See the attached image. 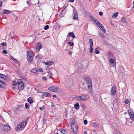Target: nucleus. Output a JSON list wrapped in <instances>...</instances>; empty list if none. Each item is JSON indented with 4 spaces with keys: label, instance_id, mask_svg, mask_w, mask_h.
<instances>
[{
    "label": "nucleus",
    "instance_id": "nucleus-37",
    "mask_svg": "<svg viewBox=\"0 0 134 134\" xmlns=\"http://www.w3.org/2000/svg\"><path fill=\"white\" fill-rule=\"evenodd\" d=\"M5 75L4 74H0V77L2 79H4V77H5Z\"/></svg>",
    "mask_w": 134,
    "mask_h": 134
},
{
    "label": "nucleus",
    "instance_id": "nucleus-42",
    "mask_svg": "<svg viewBox=\"0 0 134 134\" xmlns=\"http://www.w3.org/2000/svg\"><path fill=\"white\" fill-rule=\"evenodd\" d=\"M12 85L13 86H16L17 84V83L15 81H13L12 82Z\"/></svg>",
    "mask_w": 134,
    "mask_h": 134
},
{
    "label": "nucleus",
    "instance_id": "nucleus-56",
    "mask_svg": "<svg viewBox=\"0 0 134 134\" xmlns=\"http://www.w3.org/2000/svg\"><path fill=\"white\" fill-rule=\"evenodd\" d=\"M44 108V106H43L42 107H40L39 108V109L40 110H42Z\"/></svg>",
    "mask_w": 134,
    "mask_h": 134
},
{
    "label": "nucleus",
    "instance_id": "nucleus-15",
    "mask_svg": "<svg viewBox=\"0 0 134 134\" xmlns=\"http://www.w3.org/2000/svg\"><path fill=\"white\" fill-rule=\"evenodd\" d=\"M68 35L69 37H71L73 38H75L74 33L72 32L69 33Z\"/></svg>",
    "mask_w": 134,
    "mask_h": 134
},
{
    "label": "nucleus",
    "instance_id": "nucleus-36",
    "mask_svg": "<svg viewBox=\"0 0 134 134\" xmlns=\"http://www.w3.org/2000/svg\"><path fill=\"white\" fill-rule=\"evenodd\" d=\"M49 26L48 25H46L44 27V29L45 30H47L49 29Z\"/></svg>",
    "mask_w": 134,
    "mask_h": 134
},
{
    "label": "nucleus",
    "instance_id": "nucleus-21",
    "mask_svg": "<svg viewBox=\"0 0 134 134\" xmlns=\"http://www.w3.org/2000/svg\"><path fill=\"white\" fill-rule=\"evenodd\" d=\"M119 13L118 12H116L114 13L112 16V18H116L118 16Z\"/></svg>",
    "mask_w": 134,
    "mask_h": 134
},
{
    "label": "nucleus",
    "instance_id": "nucleus-3",
    "mask_svg": "<svg viewBox=\"0 0 134 134\" xmlns=\"http://www.w3.org/2000/svg\"><path fill=\"white\" fill-rule=\"evenodd\" d=\"M89 98V96L85 94L81 96L74 97V98L77 100L80 101H84L88 99Z\"/></svg>",
    "mask_w": 134,
    "mask_h": 134
},
{
    "label": "nucleus",
    "instance_id": "nucleus-27",
    "mask_svg": "<svg viewBox=\"0 0 134 134\" xmlns=\"http://www.w3.org/2000/svg\"><path fill=\"white\" fill-rule=\"evenodd\" d=\"M32 53L31 51H28L27 52V56H32V55H31L32 54Z\"/></svg>",
    "mask_w": 134,
    "mask_h": 134
},
{
    "label": "nucleus",
    "instance_id": "nucleus-44",
    "mask_svg": "<svg viewBox=\"0 0 134 134\" xmlns=\"http://www.w3.org/2000/svg\"><path fill=\"white\" fill-rule=\"evenodd\" d=\"M96 25L98 26H99L100 25H101V24L100 23L98 20H97Z\"/></svg>",
    "mask_w": 134,
    "mask_h": 134
},
{
    "label": "nucleus",
    "instance_id": "nucleus-35",
    "mask_svg": "<svg viewBox=\"0 0 134 134\" xmlns=\"http://www.w3.org/2000/svg\"><path fill=\"white\" fill-rule=\"evenodd\" d=\"M131 118L132 120H134V114L131 115H130Z\"/></svg>",
    "mask_w": 134,
    "mask_h": 134
},
{
    "label": "nucleus",
    "instance_id": "nucleus-7",
    "mask_svg": "<svg viewBox=\"0 0 134 134\" xmlns=\"http://www.w3.org/2000/svg\"><path fill=\"white\" fill-rule=\"evenodd\" d=\"M111 94L115 95L116 94V90L115 88L113 86L111 90Z\"/></svg>",
    "mask_w": 134,
    "mask_h": 134
},
{
    "label": "nucleus",
    "instance_id": "nucleus-41",
    "mask_svg": "<svg viewBox=\"0 0 134 134\" xmlns=\"http://www.w3.org/2000/svg\"><path fill=\"white\" fill-rule=\"evenodd\" d=\"M3 53L5 54H7V51L5 49H4L2 51Z\"/></svg>",
    "mask_w": 134,
    "mask_h": 134
},
{
    "label": "nucleus",
    "instance_id": "nucleus-51",
    "mask_svg": "<svg viewBox=\"0 0 134 134\" xmlns=\"http://www.w3.org/2000/svg\"><path fill=\"white\" fill-rule=\"evenodd\" d=\"M90 18L92 20H93V19H94L95 18L93 16H90Z\"/></svg>",
    "mask_w": 134,
    "mask_h": 134
},
{
    "label": "nucleus",
    "instance_id": "nucleus-25",
    "mask_svg": "<svg viewBox=\"0 0 134 134\" xmlns=\"http://www.w3.org/2000/svg\"><path fill=\"white\" fill-rule=\"evenodd\" d=\"M128 112L130 115L134 114L133 111L131 110H128Z\"/></svg>",
    "mask_w": 134,
    "mask_h": 134
},
{
    "label": "nucleus",
    "instance_id": "nucleus-61",
    "mask_svg": "<svg viewBox=\"0 0 134 134\" xmlns=\"http://www.w3.org/2000/svg\"><path fill=\"white\" fill-rule=\"evenodd\" d=\"M74 1V0H69V1L71 2H73Z\"/></svg>",
    "mask_w": 134,
    "mask_h": 134
},
{
    "label": "nucleus",
    "instance_id": "nucleus-53",
    "mask_svg": "<svg viewBox=\"0 0 134 134\" xmlns=\"http://www.w3.org/2000/svg\"><path fill=\"white\" fill-rule=\"evenodd\" d=\"M0 87L1 88H4V86L0 83Z\"/></svg>",
    "mask_w": 134,
    "mask_h": 134
},
{
    "label": "nucleus",
    "instance_id": "nucleus-62",
    "mask_svg": "<svg viewBox=\"0 0 134 134\" xmlns=\"http://www.w3.org/2000/svg\"><path fill=\"white\" fill-rule=\"evenodd\" d=\"M40 1H38L37 3H35V5H36L37 4H40Z\"/></svg>",
    "mask_w": 134,
    "mask_h": 134
},
{
    "label": "nucleus",
    "instance_id": "nucleus-60",
    "mask_svg": "<svg viewBox=\"0 0 134 134\" xmlns=\"http://www.w3.org/2000/svg\"><path fill=\"white\" fill-rule=\"evenodd\" d=\"M65 8H66L65 6H64L63 7V9H62V11H63L64 10V9Z\"/></svg>",
    "mask_w": 134,
    "mask_h": 134
},
{
    "label": "nucleus",
    "instance_id": "nucleus-16",
    "mask_svg": "<svg viewBox=\"0 0 134 134\" xmlns=\"http://www.w3.org/2000/svg\"><path fill=\"white\" fill-rule=\"evenodd\" d=\"M121 21L122 22V23H123L124 24L127 23L126 18L124 17L122 18L121 19Z\"/></svg>",
    "mask_w": 134,
    "mask_h": 134
},
{
    "label": "nucleus",
    "instance_id": "nucleus-38",
    "mask_svg": "<svg viewBox=\"0 0 134 134\" xmlns=\"http://www.w3.org/2000/svg\"><path fill=\"white\" fill-rule=\"evenodd\" d=\"M129 101L128 99H125V103L126 104H127L129 103Z\"/></svg>",
    "mask_w": 134,
    "mask_h": 134
},
{
    "label": "nucleus",
    "instance_id": "nucleus-46",
    "mask_svg": "<svg viewBox=\"0 0 134 134\" xmlns=\"http://www.w3.org/2000/svg\"><path fill=\"white\" fill-rule=\"evenodd\" d=\"M47 72L48 74H50V76L52 75V72L51 71V69H50V70L49 71H47Z\"/></svg>",
    "mask_w": 134,
    "mask_h": 134
},
{
    "label": "nucleus",
    "instance_id": "nucleus-17",
    "mask_svg": "<svg viewBox=\"0 0 134 134\" xmlns=\"http://www.w3.org/2000/svg\"><path fill=\"white\" fill-rule=\"evenodd\" d=\"M10 12L6 9H4L2 12V13L3 14H9L10 13Z\"/></svg>",
    "mask_w": 134,
    "mask_h": 134
},
{
    "label": "nucleus",
    "instance_id": "nucleus-9",
    "mask_svg": "<svg viewBox=\"0 0 134 134\" xmlns=\"http://www.w3.org/2000/svg\"><path fill=\"white\" fill-rule=\"evenodd\" d=\"M99 26L100 29L104 33H105L106 32V30L102 24L101 25H100L99 26Z\"/></svg>",
    "mask_w": 134,
    "mask_h": 134
},
{
    "label": "nucleus",
    "instance_id": "nucleus-31",
    "mask_svg": "<svg viewBox=\"0 0 134 134\" xmlns=\"http://www.w3.org/2000/svg\"><path fill=\"white\" fill-rule=\"evenodd\" d=\"M51 71L52 73H55L56 72V71L53 68H51Z\"/></svg>",
    "mask_w": 134,
    "mask_h": 134
},
{
    "label": "nucleus",
    "instance_id": "nucleus-63",
    "mask_svg": "<svg viewBox=\"0 0 134 134\" xmlns=\"http://www.w3.org/2000/svg\"><path fill=\"white\" fill-rule=\"evenodd\" d=\"M39 72V69H37V70L36 69V73H37V72Z\"/></svg>",
    "mask_w": 134,
    "mask_h": 134
},
{
    "label": "nucleus",
    "instance_id": "nucleus-12",
    "mask_svg": "<svg viewBox=\"0 0 134 134\" xmlns=\"http://www.w3.org/2000/svg\"><path fill=\"white\" fill-rule=\"evenodd\" d=\"M42 46L41 43H38L36 46V49L38 50L39 51L40 49L41 48Z\"/></svg>",
    "mask_w": 134,
    "mask_h": 134
},
{
    "label": "nucleus",
    "instance_id": "nucleus-2",
    "mask_svg": "<svg viewBox=\"0 0 134 134\" xmlns=\"http://www.w3.org/2000/svg\"><path fill=\"white\" fill-rule=\"evenodd\" d=\"M84 80L85 82L88 86V89L89 90L91 91H92V83L90 77L88 76H86L84 77Z\"/></svg>",
    "mask_w": 134,
    "mask_h": 134
},
{
    "label": "nucleus",
    "instance_id": "nucleus-20",
    "mask_svg": "<svg viewBox=\"0 0 134 134\" xmlns=\"http://www.w3.org/2000/svg\"><path fill=\"white\" fill-rule=\"evenodd\" d=\"M99 124L98 123L94 122L92 123V126L94 127H99Z\"/></svg>",
    "mask_w": 134,
    "mask_h": 134
},
{
    "label": "nucleus",
    "instance_id": "nucleus-18",
    "mask_svg": "<svg viewBox=\"0 0 134 134\" xmlns=\"http://www.w3.org/2000/svg\"><path fill=\"white\" fill-rule=\"evenodd\" d=\"M27 100L30 104L32 103L34 101L33 100L31 97L28 98Z\"/></svg>",
    "mask_w": 134,
    "mask_h": 134
},
{
    "label": "nucleus",
    "instance_id": "nucleus-26",
    "mask_svg": "<svg viewBox=\"0 0 134 134\" xmlns=\"http://www.w3.org/2000/svg\"><path fill=\"white\" fill-rule=\"evenodd\" d=\"M10 57H11V58L14 61L15 63H17L18 60H17L15 59L13 56H10Z\"/></svg>",
    "mask_w": 134,
    "mask_h": 134
},
{
    "label": "nucleus",
    "instance_id": "nucleus-47",
    "mask_svg": "<svg viewBox=\"0 0 134 134\" xmlns=\"http://www.w3.org/2000/svg\"><path fill=\"white\" fill-rule=\"evenodd\" d=\"M0 82L2 84L4 85L5 86V84H6L4 82L1 81L0 80Z\"/></svg>",
    "mask_w": 134,
    "mask_h": 134
},
{
    "label": "nucleus",
    "instance_id": "nucleus-55",
    "mask_svg": "<svg viewBox=\"0 0 134 134\" xmlns=\"http://www.w3.org/2000/svg\"><path fill=\"white\" fill-rule=\"evenodd\" d=\"M51 106L52 107H54L55 106L54 104V103L53 102H51Z\"/></svg>",
    "mask_w": 134,
    "mask_h": 134
},
{
    "label": "nucleus",
    "instance_id": "nucleus-28",
    "mask_svg": "<svg viewBox=\"0 0 134 134\" xmlns=\"http://www.w3.org/2000/svg\"><path fill=\"white\" fill-rule=\"evenodd\" d=\"M92 46H90V53H92L93 51V48L92 47Z\"/></svg>",
    "mask_w": 134,
    "mask_h": 134
},
{
    "label": "nucleus",
    "instance_id": "nucleus-13",
    "mask_svg": "<svg viewBox=\"0 0 134 134\" xmlns=\"http://www.w3.org/2000/svg\"><path fill=\"white\" fill-rule=\"evenodd\" d=\"M33 59L32 56H27V59L29 62H32L33 60Z\"/></svg>",
    "mask_w": 134,
    "mask_h": 134
},
{
    "label": "nucleus",
    "instance_id": "nucleus-49",
    "mask_svg": "<svg viewBox=\"0 0 134 134\" xmlns=\"http://www.w3.org/2000/svg\"><path fill=\"white\" fill-rule=\"evenodd\" d=\"M1 45H2L3 46H5L6 45V43L5 42H3L1 44Z\"/></svg>",
    "mask_w": 134,
    "mask_h": 134
},
{
    "label": "nucleus",
    "instance_id": "nucleus-50",
    "mask_svg": "<svg viewBox=\"0 0 134 134\" xmlns=\"http://www.w3.org/2000/svg\"><path fill=\"white\" fill-rule=\"evenodd\" d=\"M4 76L5 77H4V79L5 80H8V77L7 76H5V75Z\"/></svg>",
    "mask_w": 134,
    "mask_h": 134
},
{
    "label": "nucleus",
    "instance_id": "nucleus-32",
    "mask_svg": "<svg viewBox=\"0 0 134 134\" xmlns=\"http://www.w3.org/2000/svg\"><path fill=\"white\" fill-rule=\"evenodd\" d=\"M65 13L63 12V11H62L60 13V15L61 17H63L64 16Z\"/></svg>",
    "mask_w": 134,
    "mask_h": 134
},
{
    "label": "nucleus",
    "instance_id": "nucleus-34",
    "mask_svg": "<svg viewBox=\"0 0 134 134\" xmlns=\"http://www.w3.org/2000/svg\"><path fill=\"white\" fill-rule=\"evenodd\" d=\"M89 42L90 44V46H92L93 45V43L92 39H90Z\"/></svg>",
    "mask_w": 134,
    "mask_h": 134
},
{
    "label": "nucleus",
    "instance_id": "nucleus-64",
    "mask_svg": "<svg viewBox=\"0 0 134 134\" xmlns=\"http://www.w3.org/2000/svg\"><path fill=\"white\" fill-rule=\"evenodd\" d=\"M1 134H5V133L4 132V131H2L1 132Z\"/></svg>",
    "mask_w": 134,
    "mask_h": 134
},
{
    "label": "nucleus",
    "instance_id": "nucleus-39",
    "mask_svg": "<svg viewBox=\"0 0 134 134\" xmlns=\"http://www.w3.org/2000/svg\"><path fill=\"white\" fill-rule=\"evenodd\" d=\"M31 72H32L35 73V74H37V73H36V69H33L31 70Z\"/></svg>",
    "mask_w": 134,
    "mask_h": 134
},
{
    "label": "nucleus",
    "instance_id": "nucleus-48",
    "mask_svg": "<svg viewBox=\"0 0 134 134\" xmlns=\"http://www.w3.org/2000/svg\"><path fill=\"white\" fill-rule=\"evenodd\" d=\"M73 15H75V14H77V12L75 10H73Z\"/></svg>",
    "mask_w": 134,
    "mask_h": 134
},
{
    "label": "nucleus",
    "instance_id": "nucleus-58",
    "mask_svg": "<svg viewBox=\"0 0 134 134\" xmlns=\"http://www.w3.org/2000/svg\"><path fill=\"white\" fill-rule=\"evenodd\" d=\"M42 79H43V80L45 81H46V77H43L42 78Z\"/></svg>",
    "mask_w": 134,
    "mask_h": 134
},
{
    "label": "nucleus",
    "instance_id": "nucleus-4",
    "mask_svg": "<svg viewBox=\"0 0 134 134\" xmlns=\"http://www.w3.org/2000/svg\"><path fill=\"white\" fill-rule=\"evenodd\" d=\"M71 127L73 132L75 134L77 133V127L75 122L72 121L71 122Z\"/></svg>",
    "mask_w": 134,
    "mask_h": 134
},
{
    "label": "nucleus",
    "instance_id": "nucleus-10",
    "mask_svg": "<svg viewBox=\"0 0 134 134\" xmlns=\"http://www.w3.org/2000/svg\"><path fill=\"white\" fill-rule=\"evenodd\" d=\"M43 95L45 97H51L52 96V94L51 93L47 92H44L43 93Z\"/></svg>",
    "mask_w": 134,
    "mask_h": 134
},
{
    "label": "nucleus",
    "instance_id": "nucleus-8",
    "mask_svg": "<svg viewBox=\"0 0 134 134\" xmlns=\"http://www.w3.org/2000/svg\"><path fill=\"white\" fill-rule=\"evenodd\" d=\"M24 83H23L22 84H21V85L20 84H17L18 89L20 91L22 90L24 88Z\"/></svg>",
    "mask_w": 134,
    "mask_h": 134
},
{
    "label": "nucleus",
    "instance_id": "nucleus-45",
    "mask_svg": "<svg viewBox=\"0 0 134 134\" xmlns=\"http://www.w3.org/2000/svg\"><path fill=\"white\" fill-rule=\"evenodd\" d=\"M84 124L85 125H86L87 123V121L86 120H84L83 122Z\"/></svg>",
    "mask_w": 134,
    "mask_h": 134
},
{
    "label": "nucleus",
    "instance_id": "nucleus-30",
    "mask_svg": "<svg viewBox=\"0 0 134 134\" xmlns=\"http://www.w3.org/2000/svg\"><path fill=\"white\" fill-rule=\"evenodd\" d=\"M109 63L110 64L111 63H115L113 59L111 58L109 60Z\"/></svg>",
    "mask_w": 134,
    "mask_h": 134
},
{
    "label": "nucleus",
    "instance_id": "nucleus-54",
    "mask_svg": "<svg viewBox=\"0 0 134 134\" xmlns=\"http://www.w3.org/2000/svg\"><path fill=\"white\" fill-rule=\"evenodd\" d=\"M99 14L100 16H102L103 14V13L102 12H99Z\"/></svg>",
    "mask_w": 134,
    "mask_h": 134
},
{
    "label": "nucleus",
    "instance_id": "nucleus-1",
    "mask_svg": "<svg viewBox=\"0 0 134 134\" xmlns=\"http://www.w3.org/2000/svg\"><path fill=\"white\" fill-rule=\"evenodd\" d=\"M29 119V118H27L25 121H23L19 124L17 127L15 128L16 130L17 131L18 130L24 129L28 122Z\"/></svg>",
    "mask_w": 134,
    "mask_h": 134
},
{
    "label": "nucleus",
    "instance_id": "nucleus-24",
    "mask_svg": "<svg viewBox=\"0 0 134 134\" xmlns=\"http://www.w3.org/2000/svg\"><path fill=\"white\" fill-rule=\"evenodd\" d=\"M110 67H115V68L116 69V63H111L110 64Z\"/></svg>",
    "mask_w": 134,
    "mask_h": 134
},
{
    "label": "nucleus",
    "instance_id": "nucleus-5",
    "mask_svg": "<svg viewBox=\"0 0 134 134\" xmlns=\"http://www.w3.org/2000/svg\"><path fill=\"white\" fill-rule=\"evenodd\" d=\"M48 90L52 92H56L59 91V89L58 87L52 86L49 87Z\"/></svg>",
    "mask_w": 134,
    "mask_h": 134
},
{
    "label": "nucleus",
    "instance_id": "nucleus-59",
    "mask_svg": "<svg viewBox=\"0 0 134 134\" xmlns=\"http://www.w3.org/2000/svg\"><path fill=\"white\" fill-rule=\"evenodd\" d=\"M42 68H40L39 69V72H42L43 71L42 70Z\"/></svg>",
    "mask_w": 134,
    "mask_h": 134
},
{
    "label": "nucleus",
    "instance_id": "nucleus-33",
    "mask_svg": "<svg viewBox=\"0 0 134 134\" xmlns=\"http://www.w3.org/2000/svg\"><path fill=\"white\" fill-rule=\"evenodd\" d=\"M98 48H97L95 49L94 52H95V53L96 54H98L99 52V51L98 50H97V49H98Z\"/></svg>",
    "mask_w": 134,
    "mask_h": 134
},
{
    "label": "nucleus",
    "instance_id": "nucleus-14",
    "mask_svg": "<svg viewBox=\"0 0 134 134\" xmlns=\"http://www.w3.org/2000/svg\"><path fill=\"white\" fill-rule=\"evenodd\" d=\"M45 64L46 65L49 66L53 64V62L51 61H48L45 62Z\"/></svg>",
    "mask_w": 134,
    "mask_h": 134
},
{
    "label": "nucleus",
    "instance_id": "nucleus-40",
    "mask_svg": "<svg viewBox=\"0 0 134 134\" xmlns=\"http://www.w3.org/2000/svg\"><path fill=\"white\" fill-rule=\"evenodd\" d=\"M68 43L71 46H73L74 45V43L73 42H68Z\"/></svg>",
    "mask_w": 134,
    "mask_h": 134
},
{
    "label": "nucleus",
    "instance_id": "nucleus-29",
    "mask_svg": "<svg viewBox=\"0 0 134 134\" xmlns=\"http://www.w3.org/2000/svg\"><path fill=\"white\" fill-rule=\"evenodd\" d=\"M30 106V105L27 103H26L25 104V107L26 109H29V107Z\"/></svg>",
    "mask_w": 134,
    "mask_h": 134
},
{
    "label": "nucleus",
    "instance_id": "nucleus-6",
    "mask_svg": "<svg viewBox=\"0 0 134 134\" xmlns=\"http://www.w3.org/2000/svg\"><path fill=\"white\" fill-rule=\"evenodd\" d=\"M10 127L9 125H4L3 126V131H8L10 129Z\"/></svg>",
    "mask_w": 134,
    "mask_h": 134
},
{
    "label": "nucleus",
    "instance_id": "nucleus-11",
    "mask_svg": "<svg viewBox=\"0 0 134 134\" xmlns=\"http://www.w3.org/2000/svg\"><path fill=\"white\" fill-rule=\"evenodd\" d=\"M59 131L61 133L63 134H68V132L67 131L63 129H61L59 130Z\"/></svg>",
    "mask_w": 134,
    "mask_h": 134
},
{
    "label": "nucleus",
    "instance_id": "nucleus-19",
    "mask_svg": "<svg viewBox=\"0 0 134 134\" xmlns=\"http://www.w3.org/2000/svg\"><path fill=\"white\" fill-rule=\"evenodd\" d=\"M80 106L78 102H76L75 104H74V107L76 109H79Z\"/></svg>",
    "mask_w": 134,
    "mask_h": 134
},
{
    "label": "nucleus",
    "instance_id": "nucleus-23",
    "mask_svg": "<svg viewBox=\"0 0 134 134\" xmlns=\"http://www.w3.org/2000/svg\"><path fill=\"white\" fill-rule=\"evenodd\" d=\"M108 53L109 58L113 57V55L111 52H108Z\"/></svg>",
    "mask_w": 134,
    "mask_h": 134
},
{
    "label": "nucleus",
    "instance_id": "nucleus-57",
    "mask_svg": "<svg viewBox=\"0 0 134 134\" xmlns=\"http://www.w3.org/2000/svg\"><path fill=\"white\" fill-rule=\"evenodd\" d=\"M46 70L48 71H49V70H50V69L49 68V67H47L46 68Z\"/></svg>",
    "mask_w": 134,
    "mask_h": 134
},
{
    "label": "nucleus",
    "instance_id": "nucleus-52",
    "mask_svg": "<svg viewBox=\"0 0 134 134\" xmlns=\"http://www.w3.org/2000/svg\"><path fill=\"white\" fill-rule=\"evenodd\" d=\"M73 18L74 19L76 20H78V16L77 17H73Z\"/></svg>",
    "mask_w": 134,
    "mask_h": 134
},
{
    "label": "nucleus",
    "instance_id": "nucleus-22",
    "mask_svg": "<svg viewBox=\"0 0 134 134\" xmlns=\"http://www.w3.org/2000/svg\"><path fill=\"white\" fill-rule=\"evenodd\" d=\"M18 84H20V85H21V84H22L23 83H24L22 80L21 79H19L18 81Z\"/></svg>",
    "mask_w": 134,
    "mask_h": 134
},
{
    "label": "nucleus",
    "instance_id": "nucleus-43",
    "mask_svg": "<svg viewBox=\"0 0 134 134\" xmlns=\"http://www.w3.org/2000/svg\"><path fill=\"white\" fill-rule=\"evenodd\" d=\"M99 36L102 38H104V35L102 33H99Z\"/></svg>",
    "mask_w": 134,
    "mask_h": 134
}]
</instances>
